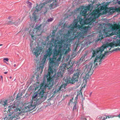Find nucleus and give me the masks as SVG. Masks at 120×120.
<instances>
[{
  "label": "nucleus",
  "instance_id": "nucleus-1",
  "mask_svg": "<svg viewBox=\"0 0 120 120\" xmlns=\"http://www.w3.org/2000/svg\"><path fill=\"white\" fill-rule=\"evenodd\" d=\"M49 46L48 48L49 44H46L45 54L44 55L46 57L48 60H49V62H55V56L58 52L59 49L57 46L58 44L50 42L49 44Z\"/></svg>",
  "mask_w": 120,
  "mask_h": 120
},
{
  "label": "nucleus",
  "instance_id": "nucleus-2",
  "mask_svg": "<svg viewBox=\"0 0 120 120\" xmlns=\"http://www.w3.org/2000/svg\"><path fill=\"white\" fill-rule=\"evenodd\" d=\"M46 79L45 78L44 82L43 81V83L41 84L40 89L34 93L36 94L35 96L38 95L39 97L41 98V100H42V101L45 100L47 97L46 95H45V92L44 91V90H46L47 87H49V85L53 84V79H52L51 78L47 79V83H45Z\"/></svg>",
  "mask_w": 120,
  "mask_h": 120
},
{
  "label": "nucleus",
  "instance_id": "nucleus-3",
  "mask_svg": "<svg viewBox=\"0 0 120 120\" xmlns=\"http://www.w3.org/2000/svg\"><path fill=\"white\" fill-rule=\"evenodd\" d=\"M49 64L48 72L46 75H45L44 77V82L45 79L49 78L53 79V81L54 82V78L56 77L57 69L56 68L59 66V64L57 61L55 62H49Z\"/></svg>",
  "mask_w": 120,
  "mask_h": 120
},
{
  "label": "nucleus",
  "instance_id": "nucleus-4",
  "mask_svg": "<svg viewBox=\"0 0 120 120\" xmlns=\"http://www.w3.org/2000/svg\"><path fill=\"white\" fill-rule=\"evenodd\" d=\"M19 105L16 103H14L11 106L8 107V111L9 112L10 114L8 115V117H7V120H12L14 118H16V119H18L19 118H17L18 117V112L20 111V109L19 108Z\"/></svg>",
  "mask_w": 120,
  "mask_h": 120
},
{
  "label": "nucleus",
  "instance_id": "nucleus-5",
  "mask_svg": "<svg viewBox=\"0 0 120 120\" xmlns=\"http://www.w3.org/2000/svg\"><path fill=\"white\" fill-rule=\"evenodd\" d=\"M81 74V72L79 70L75 73L73 74V75L67 76L65 80V83H64L63 84L64 88L66 89L65 87L69 84H73L76 82H78L79 76Z\"/></svg>",
  "mask_w": 120,
  "mask_h": 120
},
{
  "label": "nucleus",
  "instance_id": "nucleus-6",
  "mask_svg": "<svg viewBox=\"0 0 120 120\" xmlns=\"http://www.w3.org/2000/svg\"><path fill=\"white\" fill-rule=\"evenodd\" d=\"M36 94L34 93L33 94L32 97V100L31 102L30 105H28L29 109V111H32L36 107V105H39L41 104L44 101H42L41 100V98L39 97L38 95L35 96Z\"/></svg>",
  "mask_w": 120,
  "mask_h": 120
},
{
  "label": "nucleus",
  "instance_id": "nucleus-7",
  "mask_svg": "<svg viewBox=\"0 0 120 120\" xmlns=\"http://www.w3.org/2000/svg\"><path fill=\"white\" fill-rule=\"evenodd\" d=\"M107 47H108L105 45H103L100 47H98L96 49L95 51L93 50V57L95 56L96 55L98 54L100 56H101V59H104L105 56L101 54L102 52L104 51L105 49Z\"/></svg>",
  "mask_w": 120,
  "mask_h": 120
},
{
  "label": "nucleus",
  "instance_id": "nucleus-8",
  "mask_svg": "<svg viewBox=\"0 0 120 120\" xmlns=\"http://www.w3.org/2000/svg\"><path fill=\"white\" fill-rule=\"evenodd\" d=\"M47 58L44 55L42 59L41 60V63L39 64V66L37 68V70L38 71L40 70L41 71H43L44 68V65Z\"/></svg>",
  "mask_w": 120,
  "mask_h": 120
},
{
  "label": "nucleus",
  "instance_id": "nucleus-9",
  "mask_svg": "<svg viewBox=\"0 0 120 120\" xmlns=\"http://www.w3.org/2000/svg\"><path fill=\"white\" fill-rule=\"evenodd\" d=\"M42 25V24H40L38 25V24H36V25L35 26L34 29L36 30V32H40L41 31L40 34L39 35H38V36H40L41 34L43 32V30H42V28L41 27Z\"/></svg>",
  "mask_w": 120,
  "mask_h": 120
},
{
  "label": "nucleus",
  "instance_id": "nucleus-10",
  "mask_svg": "<svg viewBox=\"0 0 120 120\" xmlns=\"http://www.w3.org/2000/svg\"><path fill=\"white\" fill-rule=\"evenodd\" d=\"M43 47H39L38 49H36L34 52V54L38 56L40 54V52H41L43 49H45L44 46H46V43L45 42V43L43 44Z\"/></svg>",
  "mask_w": 120,
  "mask_h": 120
},
{
  "label": "nucleus",
  "instance_id": "nucleus-11",
  "mask_svg": "<svg viewBox=\"0 0 120 120\" xmlns=\"http://www.w3.org/2000/svg\"><path fill=\"white\" fill-rule=\"evenodd\" d=\"M38 13L37 12H33L32 14V17L30 16V19L31 20H33V21L36 22L37 17H38Z\"/></svg>",
  "mask_w": 120,
  "mask_h": 120
},
{
  "label": "nucleus",
  "instance_id": "nucleus-12",
  "mask_svg": "<svg viewBox=\"0 0 120 120\" xmlns=\"http://www.w3.org/2000/svg\"><path fill=\"white\" fill-rule=\"evenodd\" d=\"M28 111H30L28 110H23V109H20V111H19L18 112V116L19 115H23L27 116L28 115Z\"/></svg>",
  "mask_w": 120,
  "mask_h": 120
},
{
  "label": "nucleus",
  "instance_id": "nucleus-13",
  "mask_svg": "<svg viewBox=\"0 0 120 120\" xmlns=\"http://www.w3.org/2000/svg\"><path fill=\"white\" fill-rule=\"evenodd\" d=\"M41 4H40L39 5L37 4L35 7H34L31 10V11H33L34 12H37L39 11L40 10V5Z\"/></svg>",
  "mask_w": 120,
  "mask_h": 120
},
{
  "label": "nucleus",
  "instance_id": "nucleus-14",
  "mask_svg": "<svg viewBox=\"0 0 120 120\" xmlns=\"http://www.w3.org/2000/svg\"><path fill=\"white\" fill-rule=\"evenodd\" d=\"M60 37L58 36L56 37L55 40L53 38L52 40L50 42L58 44V43H60Z\"/></svg>",
  "mask_w": 120,
  "mask_h": 120
},
{
  "label": "nucleus",
  "instance_id": "nucleus-15",
  "mask_svg": "<svg viewBox=\"0 0 120 120\" xmlns=\"http://www.w3.org/2000/svg\"><path fill=\"white\" fill-rule=\"evenodd\" d=\"M93 64L92 62H90L86 65V68L87 69V71L88 72L90 71L91 69Z\"/></svg>",
  "mask_w": 120,
  "mask_h": 120
},
{
  "label": "nucleus",
  "instance_id": "nucleus-16",
  "mask_svg": "<svg viewBox=\"0 0 120 120\" xmlns=\"http://www.w3.org/2000/svg\"><path fill=\"white\" fill-rule=\"evenodd\" d=\"M85 8H86V11H85L84 10H83L82 11L80 12V13H81H81L82 14H83L85 12H86L88 10H89L90 9V8L88 7H85L84 6H82V7L81 8L82 9H84Z\"/></svg>",
  "mask_w": 120,
  "mask_h": 120
},
{
  "label": "nucleus",
  "instance_id": "nucleus-17",
  "mask_svg": "<svg viewBox=\"0 0 120 120\" xmlns=\"http://www.w3.org/2000/svg\"><path fill=\"white\" fill-rule=\"evenodd\" d=\"M9 21H7L6 22L5 24L7 25H10L14 24V22H13V20L11 19Z\"/></svg>",
  "mask_w": 120,
  "mask_h": 120
},
{
  "label": "nucleus",
  "instance_id": "nucleus-18",
  "mask_svg": "<svg viewBox=\"0 0 120 120\" xmlns=\"http://www.w3.org/2000/svg\"><path fill=\"white\" fill-rule=\"evenodd\" d=\"M20 19L19 18L17 19L14 22V24L15 26H18L20 23V22L19 21Z\"/></svg>",
  "mask_w": 120,
  "mask_h": 120
},
{
  "label": "nucleus",
  "instance_id": "nucleus-19",
  "mask_svg": "<svg viewBox=\"0 0 120 120\" xmlns=\"http://www.w3.org/2000/svg\"><path fill=\"white\" fill-rule=\"evenodd\" d=\"M22 96V94H20L18 93L17 95L16 99L17 100H19L21 98V97Z\"/></svg>",
  "mask_w": 120,
  "mask_h": 120
},
{
  "label": "nucleus",
  "instance_id": "nucleus-20",
  "mask_svg": "<svg viewBox=\"0 0 120 120\" xmlns=\"http://www.w3.org/2000/svg\"><path fill=\"white\" fill-rule=\"evenodd\" d=\"M96 55V56L94 61V63L95 62H96V61H97V59H100L101 58V56H100L99 55L97 54Z\"/></svg>",
  "mask_w": 120,
  "mask_h": 120
},
{
  "label": "nucleus",
  "instance_id": "nucleus-21",
  "mask_svg": "<svg viewBox=\"0 0 120 120\" xmlns=\"http://www.w3.org/2000/svg\"><path fill=\"white\" fill-rule=\"evenodd\" d=\"M107 116L105 115H104V116H102L99 117L98 119H100L101 120H105L106 119H107Z\"/></svg>",
  "mask_w": 120,
  "mask_h": 120
},
{
  "label": "nucleus",
  "instance_id": "nucleus-22",
  "mask_svg": "<svg viewBox=\"0 0 120 120\" xmlns=\"http://www.w3.org/2000/svg\"><path fill=\"white\" fill-rule=\"evenodd\" d=\"M7 100H8V102H9L13 101L14 100V98L12 96H10Z\"/></svg>",
  "mask_w": 120,
  "mask_h": 120
},
{
  "label": "nucleus",
  "instance_id": "nucleus-23",
  "mask_svg": "<svg viewBox=\"0 0 120 120\" xmlns=\"http://www.w3.org/2000/svg\"><path fill=\"white\" fill-rule=\"evenodd\" d=\"M26 3L27 4H28V5H27L28 7L30 8H32V4L31 2H30L29 0H27Z\"/></svg>",
  "mask_w": 120,
  "mask_h": 120
},
{
  "label": "nucleus",
  "instance_id": "nucleus-24",
  "mask_svg": "<svg viewBox=\"0 0 120 120\" xmlns=\"http://www.w3.org/2000/svg\"><path fill=\"white\" fill-rule=\"evenodd\" d=\"M75 28V27L74 26L73 27H72L70 29L71 31V32L72 31V32L74 34L76 32V31H77V30H76V29L74 30Z\"/></svg>",
  "mask_w": 120,
  "mask_h": 120
},
{
  "label": "nucleus",
  "instance_id": "nucleus-25",
  "mask_svg": "<svg viewBox=\"0 0 120 120\" xmlns=\"http://www.w3.org/2000/svg\"><path fill=\"white\" fill-rule=\"evenodd\" d=\"M60 69L58 70L57 73V77H59L61 75H62V72H61V70L60 71Z\"/></svg>",
  "mask_w": 120,
  "mask_h": 120
},
{
  "label": "nucleus",
  "instance_id": "nucleus-26",
  "mask_svg": "<svg viewBox=\"0 0 120 120\" xmlns=\"http://www.w3.org/2000/svg\"><path fill=\"white\" fill-rule=\"evenodd\" d=\"M57 46L58 47V49H61L63 45L60 42V43H58V44L57 45Z\"/></svg>",
  "mask_w": 120,
  "mask_h": 120
},
{
  "label": "nucleus",
  "instance_id": "nucleus-27",
  "mask_svg": "<svg viewBox=\"0 0 120 120\" xmlns=\"http://www.w3.org/2000/svg\"><path fill=\"white\" fill-rule=\"evenodd\" d=\"M74 107H73L72 109V111H74L75 109L76 110L77 109V106H76V102H75V100L74 101Z\"/></svg>",
  "mask_w": 120,
  "mask_h": 120
},
{
  "label": "nucleus",
  "instance_id": "nucleus-28",
  "mask_svg": "<svg viewBox=\"0 0 120 120\" xmlns=\"http://www.w3.org/2000/svg\"><path fill=\"white\" fill-rule=\"evenodd\" d=\"M58 0L57 1H56V2H55L54 1H53L54 2V7H57L58 6H59V3L58 2Z\"/></svg>",
  "mask_w": 120,
  "mask_h": 120
},
{
  "label": "nucleus",
  "instance_id": "nucleus-29",
  "mask_svg": "<svg viewBox=\"0 0 120 120\" xmlns=\"http://www.w3.org/2000/svg\"><path fill=\"white\" fill-rule=\"evenodd\" d=\"M94 63V66L92 68V70H95V68L97 67L98 64L97 63H96V62H95Z\"/></svg>",
  "mask_w": 120,
  "mask_h": 120
},
{
  "label": "nucleus",
  "instance_id": "nucleus-30",
  "mask_svg": "<svg viewBox=\"0 0 120 120\" xmlns=\"http://www.w3.org/2000/svg\"><path fill=\"white\" fill-rule=\"evenodd\" d=\"M118 51H120V48L118 47L117 48H116L114 49H113L111 51L112 52L114 51L117 52Z\"/></svg>",
  "mask_w": 120,
  "mask_h": 120
},
{
  "label": "nucleus",
  "instance_id": "nucleus-31",
  "mask_svg": "<svg viewBox=\"0 0 120 120\" xmlns=\"http://www.w3.org/2000/svg\"><path fill=\"white\" fill-rule=\"evenodd\" d=\"M108 32V31L106 29H104L103 30V34L104 35H107Z\"/></svg>",
  "mask_w": 120,
  "mask_h": 120
},
{
  "label": "nucleus",
  "instance_id": "nucleus-32",
  "mask_svg": "<svg viewBox=\"0 0 120 120\" xmlns=\"http://www.w3.org/2000/svg\"><path fill=\"white\" fill-rule=\"evenodd\" d=\"M34 32L32 31L31 33H30V35L31 36V38L33 39H34V38H35L34 37Z\"/></svg>",
  "mask_w": 120,
  "mask_h": 120
},
{
  "label": "nucleus",
  "instance_id": "nucleus-33",
  "mask_svg": "<svg viewBox=\"0 0 120 120\" xmlns=\"http://www.w3.org/2000/svg\"><path fill=\"white\" fill-rule=\"evenodd\" d=\"M4 103H3V105L4 106L7 105V102L8 103L9 102H8V100H5V101H4Z\"/></svg>",
  "mask_w": 120,
  "mask_h": 120
},
{
  "label": "nucleus",
  "instance_id": "nucleus-34",
  "mask_svg": "<svg viewBox=\"0 0 120 120\" xmlns=\"http://www.w3.org/2000/svg\"><path fill=\"white\" fill-rule=\"evenodd\" d=\"M115 33L118 34L120 33V30H115Z\"/></svg>",
  "mask_w": 120,
  "mask_h": 120
},
{
  "label": "nucleus",
  "instance_id": "nucleus-35",
  "mask_svg": "<svg viewBox=\"0 0 120 120\" xmlns=\"http://www.w3.org/2000/svg\"><path fill=\"white\" fill-rule=\"evenodd\" d=\"M53 20V19L52 18H50L49 19H48L47 21L48 22H52V21Z\"/></svg>",
  "mask_w": 120,
  "mask_h": 120
},
{
  "label": "nucleus",
  "instance_id": "nucleus-36",
  "mask_svg": "<svg viewBox=\"0 0 120 120\" xmlns=\"http://www.w3.org/2000/svg\"><path fill=\"white\" fill-rule=\"evenodd\" d=\"M29 108L28 106H26L24 108H23L22 109H23V110H25L28 109L27 110H29Z\"/></svg>",
  "mask_w": 120,
  "mask_h": 120
},
{
  "label": "nucleus",
  "instance_id": "nucleus-37",
  "mask_svg": "<svg viewBox=\"0 0 120 120\" xmlns=\"http://www.w3.org/2000/svg\"><path fill=\"white\" fill-rule=\"evenodd\" d=\"M107 116L109 118H112L114 116H114V115H108L107 116Z\"/></svg>",
  "mask_w": 120,
  "mask_h": 120
},
{
  "label": "nucleus",
  "instance_id": "nucleus-38",
  "mask_svg": "<svg viewBox=\"0 0 120 120\" xmlns=\"http://www.w3.org/2000/svg\"><path fill=\"white\" fill-rule=\"evenodd\" d=\"M47 8L46 7H45V10L43 11L44 12V15H45L46 13L47 12Z\"/></svg>",
  "mask_w": 120,
  "mask_h": 120
},
{
  "label": "nucleus",
  "instance_id": "nucleus-39",
  "mask_svg": "<svg viewBox=\"0 0 120 120\" xmlns=\"http://www.w3.org/2000/svg\"><path fill=\"white\" fill-rule=\"evenodd\" d=\"M4 101L1 100H0V105H3V103Z\"/></svg>",
  "mask_w": 120,
  "mask_h": 120
},
{
  "label": "nucleus",
  "instance_id": "nucleus-40",
  "mask_svg": "<svg viewBox=\"0 0 120 120\" xmlns=\"http://www.w3.org/2000/svg\"><path fill=\"white\" fill-rule=\"evenodd\" d=\"M7 68L6 67H4V68H2V70L3 71H5L6 70H7Z\"/></svg>",
  "mask_w": 120,
  "mask_h": 120
},
{
  "label": "nucleus",
  "instance_id": "nucleus-41",
  "mask_svg": "<svg viewBox=\"0 0 120 120\" xmlns=\"http://www.w3.org/2000/svg\"><path fill=\"white\" fill-rule=\"evenodd\" d=\"M102 59L100 58L99 60V65H100L102 63Z\"/></svg>",
  "mask_w": 120,
  "mask_h": 120
},
{
  "label": "nucleus",
  "instance_id": "nucleus-42",
  "mask_svg": "<svg viewBox=\"0 0 120 120\" xmlns=\"http://www.w3.org/2000/svg\"><path fill=\"white\" fill-rule=\"evenodd\" d=\"M3 76L2 75H0V81H1V82H3Z\"/></svg>",
  "mask_w": 120,
  "mask_h": 120
},
{
  "label": "nucleus",
  "instance_id": "nucleus-43",
  "mask_svg": "<svg viewBox=\"0 0 120 120\" xmlns=\"http://www.w3.org/2000/svg\"><path fill=\"white\" fill-rule=\"evenodd\" d=\"M106 52H108V53H107V55H108L112 53V51H105Z\"/></svg>",
  "mask_w": 120,
  "mask_h": 120
},
{
  "label": "nucleus",
  "instance_id": "nucleus-44",
  "mask_svg": "<svg viewBox=\"0 0 120 120\" xmlns=\"http://www.w3.org/2000/svg\"><path fill=\"white\" fill-rule=\"evenodd\" d=\"M55 33L54 32H52V35L51 36V37H52L53 38L54 37L55 35Z\"/></svg>",
  "mask_w": 120,
  "mask_h": 120
},
{
  "label": "nucleus",
  "instance_id": "nucleus-45",
  "mask_svg": "<svg viewBox=\"0 0 120 120\" xmlns=\"http://www.w3.org/2000/svg\"><path fill=\"white\" fill-rule=\"evenodd\" d=\"M58 0H49L48 2L50 3V2L52 1H55L56 2V1H57Z\"/></svg>",
  "mask_w": 120,
  "mask_h": 120
},
{
  "label": "nucleus",
  "instance_id": "nucleus-46",
  "mask_svg": "<svg viewBox=\"0 0 120 120\" xmlns=\"http://www.w3.org/2000/svg\"><path fill=\"white\" fill-rule=\"evenodd\" d=\"M116 2L119 5H120V0H117Z\"/></svg>",
  "mask_w": 120,
  "mask_h": 120
},
{
  "label": "nucleus",
  "instance_id": "nucleus-47",
  "mask_svg": "<svg viewBox=\"0 0 120 120\" xmlns=\"http://www.w3.org/2000/svg\"><path fill=\"white\" fill-rule=\"evenodd\" d=\"M87 75H86L84 77V78L83 79V80L84 81L85 80L86 82V80H87Z\"/></svg>",
  "mask_w": 120,
  "mask_h": 120
},
{
  "label": "nucleus",
  "instance_id": "nucleus-48",
  "mask_svg": "<svg viewBox=\"0 0 120 120\" xmlns=\"http://www.w3.org/2000/svg\"><path fill=\"white\" fill-rule=\"evenodd\" d=\"M9 60V59L8 58H4V60L6 61L7 62Z\"/></svg>",
  "mask_w": 120,
  "mask_h": 120
},
{
  "label": "nucleus",
  "instance_id": "nucleus-49",
  "mask_svg": "<svg viewBox=\"0 0 120 120\" xmlns=\"http://www.w3.org/2000/svg\"><path fill=\"white\" fill-rule=\"evenodd\" d=\"M78 96L77 95L76 97L75 98V100H76V101H75V102H76V103H78L77 101V100L78 99Z\"/></svg>",
  "mask_w": 120,
  "mask_h": 120
},
{
  "label": "nucleus",
  "instance_id": "nucleus-50",
  "mask_svg": "<svg viewBox=\"0 0 120 120\" xmlns=\"http://www.w3.org/2000/svg\"><path fill=\"white\" fill-rule=\"evenodd\" d=\"M25 90H23L22 91L21 93L20 94H22V95L23 94H24L25 93Z\"/></svg>",
  "mask_w": 120,
  "mask_h": 120
},
{
  "label": "nucleus",
  "instance_id": "nucleus-51",
  "mask_svg": "<svg viewBox=\"0 0 120 120\" xmlns=\"http://www.w3.org/2000/svg\"><path fill=\"white\" fill-rule=\"evenodd\" d=\"M43 5H42L41 4L40 5V10L43 8Z\"/></svg>",
  "mask_w": 120,
  "mask_h": 120
},
{
  "label": "nucleus",
  "instance_id": "nucleus-52",
  "mask_svg": "<svg viewBox=\"0 0 120 120\" xmlns=\"http://www.w3.org/2000/svg\"><path fill=\"white\" fill-rule=\"evenodd\" d=\"M54 2H53L52 3L50 4V5H51L52 7L54 5Z\"/></svg>",
  "mask_w": 120,
  "mask_h": 120
},
{
  "label": "nucleus",
  "instance_id": "nucleus-53",
  "mask_svg": "<svg viewBox=\"0 0 120 120\" xmlns=\"http://www.w3.org/2000/svg\"><path fill=\"white\" fill-rule=\"evenodd\" d=\"M116 12H118V13H120V10H119L118 9H117L116 10Z\"/></svg>",
  "mask_w": 120,
  "mask_h": 120
},
{
  "label": "nucleus",
  "instance_id": "nucleus-54",
  "mask_svg": "<svg viewBox=\"0 0 120 120\" xmlns=\"http://www.w3.org/2000/svg\"><path fill=\"white\" fill-rule=\"evenodd\" d=\"M30 81H31V82H30V83H31L32 82H33V81H34V80L33 78H31Z\"/></svg>",
  "mask_w": 120,
  "mask_h": 120
},
{
  "label": "nucleus",
  "instance_id": "nucleus-55",
  "mask_svg": "<svg viewBox=\"0 0 120 120\" xmlns=\"http://www.w3.org/2000/svg\"><path fill=\"white\" fill-rule=\"evenodd\" d=\"M73 100V98H72L70 100V102H72Z\"/></svg>",
  "mask_w": 120,
  "mask_h": 120
},
{
  "label": "nucleus",
  "instance_id": "nucleus-56",
  "mask_svg": "<svg viewBox=\"0 0 120 120\" xmlns=\"http://www.w3.org/2000/svg\"><path fill=\"white\" fill-rule=\"evenodd\" d=\"M12 16H9L8 17V19H9V20H11V19H10L11 18Z\"/></svg>",
  "mask_w": 120,
  "mask_h": 120
},
{
  "label": "nucleus",
  "instance_id": "nucleus-57",
  "mask_svg": "<svg viewBox=\"0 0 120 120\" xmlns=\"http://www.w3.org/2000/svg\"><path fill=\"white\" fill-rule=\"evenodd\" d=\"M107 52H105H105L104 53V54H103L104 55H105V56L106 55H107ZM107 53H108V52H107Z\"/></svg>",
  "mask_w": 120,
  "mask_h": 120
},
{
  "label": "nucleus",
  "instance_id": "nucleus-58",
  "mask_svg": "<svg viewBox=\"0 0 120 120\" xmlns=\"http://www.w3.org/2000/svg\"><path fill=\"white\" fill-rule=\"evenodd\" d=\"M80 94L82 95V91L81 90H80Z\"/></svg>",
  "mask_w": 120,
  "mask_h": 120
},
{
  "label": "nucleus",
  "instance_id": "nucleus-59",
  "mask_svg": "<svg viewBox=\"0 0 120 120\" xmlns=\"http://www.w3.org/2000/svg\"><path fill=\"white\" fill-rule=\"evenodd\" d=\"M115 116L118 117L119 118H120V113L118 115L116 116Z\"/></svg>",
  "mask_w": 120,
  "mask_h": 120
},
{
  "label": "nucleus",
  "instance_id": "nucleus-60",
  "mask_svg": "<svg viewBox=\"0 0 120 120\" xmlns=\"http://www.w3.org/2000/svg\"><path fill=\"white\" fill-rule=\"evenodd\" d=\"M32 44L31 43H30V47H31V48H32Z\"/></svg>",
  "mask_w": 120,
  "mask_h": 120
},
{
  "label": "nucleus",
  "instance_id": "nucleus-61",
  "mask_svg": "<svg viewBox=\"0 0 120 120\" xmlns=\"http://www.w3.org/2000/svg\"><path fill=\"white\" fill-rule=\"evenodd\" d=\"M41 4L42 5H43L44 6V5L46 4L45 3H44L42 4L41 3Z\"/></svg>",
  "mask_w": 120,
  "mask_h": 120
},
{
  "label": "nucleus",
  "instance_id": "nucleus-62",
  "mask_svg": "<svg viewBox=\"0 0 120 120\" xmlns=\"http://www.w3.org/2000/svg\"><path fill=\"white\" fill-rule=\"evenodd\" d=\"M82 120H87L86 118H85L82 119Z\"/></svg>",
  "mask_w": 120,
  "mask_h": 120
},
{
  "label": "nucleus",
  "instance_id": "nucleus-63",
  "mask_svg": "<svg viewBox=\"0 0 120 120\" xmlns=\"http://www.w3.org/2000/svg\"><path fill=\"white\" fill-rule=\"evenodd\" d=\"M80 93H79V92H78V93L77 94V95L78 96V95H80Z\"/></svg>",
  "mask_w": 120,
  "mask_h": 120
},
{
  "label": "nucleus",
  "instance_id": "nucleus-64",
  "mask_svg": "<svg viewBox=\"0 0 120 120\" xmlns=\"http://www.w3.org/2000/svg\"><path fill=\"white\" fill-rule=\"evenodd\" d=\"M86 85L85 84H84V85L82 87V88H84L85 87V86Z\"/></svg>",
  "mask_w": 120,
  "mask_h": 120
}]
</instances>
